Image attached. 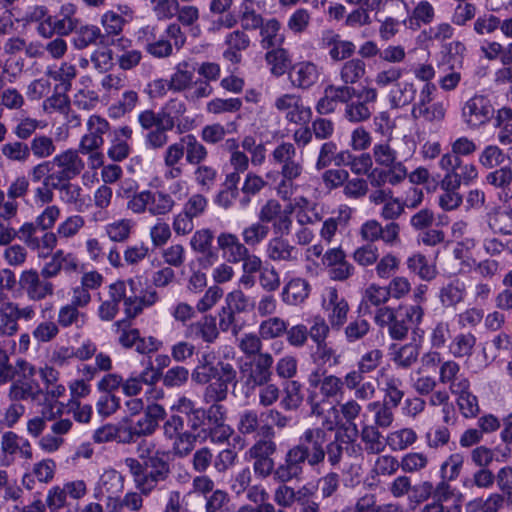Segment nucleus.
<instances>
[{"label": "nucleus", "instance_id": "4c0bfd02", "mask_svg": "<svg viewBox=\"0 0 512 512\" xmlns=\"http://www.w3.org/2000/svg\"><path fill=\"white\" fill-rule=\"evenodd\" d=\"M416 96V88L412 82L399 81L394 87L387 90V98L390 107L398 109L413 102Z\"/></svg>", "mask_w": 512, "mask_h": 512}, {"label": "nucleus", "instance_id": "bf43d9fd", "mask_svg": "<svg viewBox=\"0 0 512 512\" xmlns=\"http://www.w3.org/2000/svg\"><path fill=\"white\" fill-rule=\"evenodd\" d=\"M311 359L320 368L326 365L332 367L340 363V355L327 342L315 346V350L311 353Z\"/></svg>", "mask_w": 512, "mask_h": 512}, {"label": "nucleus", "instance_id": "f8f14e48", "mask_svg": "<svg viewBox=\"0 0 512 512\" xmlns=\"http://www.w3.org/2000/svg\"><path fill=\"white\" fill-rule=\"evenodd\" d=\"M19 286L32 301H42L54 295L55 286L41 272L35 269L23 270L19 276Z\"/></svg>", "mask_w": 512, "mask_h": 512}, {"label": "nucleus", "instance_id": "f03ea898", "mask_svg": "<svg viewBox=\"0 0 512 512\" xmlns=\"http://www.w3.org/2000/svg\"><path fill=\"white\" fill-rule=\"evenodd\" d=\"M273 163L280 167L281 180L277 184L276 191L283 200L292 196L297 181L304 173L302 160L297 159V151L293 143L282 142L277 145L272 154Z\"/></svg>", "mask_w": 512, "mask_h": 512}, {"label": "nucleus", "instance_id": "1a4fd4ad", "mask_svg": "<svg viewBox=\"0 0 512 512\" xmlns=\"http://www.w3.org/2000/svg\"><path fill=\"white\" fill-rule=\"evenodd\" d=\"M186 104L179 99H170L159 112L146 109L138 114L137 120L143 130L149 131L169 120L182 118L186 113Z\"/></svg>", "mask_w": 512, "mask_h": 512}, {"label": "nucleus", "instance_id": "4be33fe9", "mask_svg": "<svg viewBox=\"0 0 512 512\" xmlns=\"http://www.w3.org/2000/svg\"><path fill=\"white\" fill-rule=\"evenodd\" d=\"M174 128L177 129L178 133L182 134L190 130L191 125L188 123L187 119H184V117L169 120L166 123L148 131L145 137L146 146L154 150L163 148L169 141L167 132Z\"/></svg>", "mask_w": 512, "mask_h": 512}, {"label": "nucleus", "instance_id": "79ce46f5", "mask_svg": "<svg viewBox=\"0 0 512 512\" xmlns=\"http://www.w3.org/2000/svg\"><path fill=\"white\" fill-rule=\"evenodd\" d=\"M265 60L274 76H282L291 65L289 53L282 46L266 49Z\"/></svg>", "mask_w": 512, "mask_h": 512}, {"label": "nucleus", "instance_id": "20e7f679", "mask_svg": "<svg viewBox=\"0 0 512 512\" xmlns=\"http://www.w3.org/2000/svg\"><path fill=\"white\" fill-rule=\"evenodd\" d=\"M424 316V309L419 305H411L405 313L401 309L394 310L390 307H381L375 314V322L381 327H388L392 339L402 340L409 331L410 324H420Z\"/></svg>", "mask_w": 512, "mask_h": 512}, {"label": "nucleus", "instance_id": "a878e982", "mask_svg": "<svg viewBox=\"0 0 512 512\" xmlns=\"http://www.w3.org/2000/svg\"><path fill=\"white\" fill-rule=\"evenodd\" d=\"M224 45L226 46L223 51L224 59L232 64H239L242 61V52L251 45V39L246 31L236 29L226 34Z\"/></svg>", "mask_w": 512, "mask_h": 512}, {"label": "nucleus", "instance_id": "0e129e2a", "mask_svg": "<svg viewBox=\"0 0 512 512\" xmlns=\"http://www.w3.org/2000/svg\"><path fill=\"white\" fill-rule=\"evenodd\" d=\"M389 299V292L386 287L371 284L364 291L360 310L368 309L371 306L379 307L380 305L385 304Z\"/></svg>", "mask_w": 512, "mask_h": 512}, {"label": "nucleus", "instance_id": "49530a36", "mask_svg": "<svg viewBox=\"0 0 512 512\" xmlns=\"http://www.w3.org/2000/svg\"><path fill=\"white\" fill-rule=\"evenodd\" d=\"M367 175L371 186L374 188H383L386 183L396 186L402 183L407 177L406 175L399 173V170L397 169L390 170L386 168H374Z\"/></svg>", "mask_w": 512, "mask_h": 512}, {"label": "nucleus", "instance_id": "412c9836", "mask_svg": "<svg viewBox=\"0 0 512 512\" xmlns=\"http://www.w3.org/2000/svg\"><path fill=\"white\" fill-rule=\"evenodd\" d=\"M323 307L328 312V320L333 329L339 330L347 320L349 305L339 296L335 288H328L323 299Z\"/></svg>", "mask_w": 512, "mask_h": 512}, {"label": "nucleus", "instance_id": "423d86ee", "mask_svg": "<svg viewBox=\"0 0 512 512\" xmlns=\"http://www.w3.org/2000/svg\"><path fill=\"white\" fill-rule=\"evenodd\" d=\"M273 363V356L268 352L242 363L239 368L241 380L249 389L267 384L272 379Z\"/></svg>", "mask_w": 512, "mask_h": 512}, {"label": "nucleus", "instance_id": "e433bc0d", "mask_svg": "<svg viewBox=\"0 0 512 512\" xmlns=\"http://www.w3.org/2000/svg\"><path fill=\"white\" fill-rule=\"evenodd\" d=\"M319 73L317 66L312 62H300L292 67L290 80L298 88L307 89L314 85Z\"/></svg>", "mask_w": 512, "mask_h": 512}, {"label": "nucleus", "instance_id": "a211bd4d", "mask_svg": "<svg viewBox=\"0 0 512 512\" xmlns=\"http://www.w3.org/2000/svg\"><path fill=\"white\" fill-rule=\"evenodd\" d=\"M87 133L79 142V152H90L100 149L104 144V135L110 130V123L104 117L93 114L86 122Z\"/></svg>", "mask_w": 512, "mask_h": 512}, {"label": "nucleus", "instance_id": "c85d7f7f", "mask_svg": "<svg viewBox=\"0 0 512 512\" xmlns=\"http://www.w3.org/2000/svg\"><path fill=\"white\" fill-rule=\"evenodd\" d=\"M165 418L166 410L162 405L157 403L148 405L143 415L132 426L134 434H138L140 437L152 435Z\"/></svg>", "mask_w": 512, "mask_h": 512}, {"label": "nucleus", "instance_id": "f257e3e1", "mask_svg": "<svg viewBox=\"0 0 512 512\" xmlns=\"http://www.w3.org/2000/svg\"><path fill=\"white\" fill-rule=\"evenodd\" d=\"M136 450L138 459L127 457L124 464L133 478L136 490L142 491L147 497L171 474L169 452L157 448L156 443L148 439H142Z\"/></svg>", "mask_w": 512, "mask_h": 512}, {"label": "nucleus", "instance_id": "680f3d73", "mask_svg": "<svg viewBox=\"0 0 512 512\" xmlns=\"http://www.w3.org/2000/svg\"><path fill=\"white\" fill-rule=\"evenodd\" d=\"M303 402L302 385L296 380H289L284 385V397L281 405L285 410H296Z\"/></svg>", "mask_w": 512, "mask_h": 512}, {"label": "nucleus", "instance_id": "774afa93", "mask_svg": "<svg viewBox=\"0 0 512 512\" xmlns=\"http://www.w3.org/2000/svg\"><path fill=\"white\" fill-rule=\"evenodd\" d=\"M30 154L32 153L37 159H46L51 157L56 146L54 140L46 135L35 136L29 144Z\"/></svg>", "mask_w": 512, "mask_h": 512}, {"label": "nucleus", "instance_id": "338daca9", "mask_svg": "<svg viewBox=\"0 0 512 512\" xmlns=\"http://www.w3.org/2000/svg\"><path fill=\"white\" fill-rule=\"evenodd\" d=\"M279 485L275 488L273 499L280 508H291L294 506L299 495L302 492V487L295 490L293 487L287 485L288 482H278Z\"/></svg>", "mask_w": 512, "mask_h": 512}, {"label": "nucleus", "instance_id": "2f4dec72", "mask_svg": "<svg viewBox=\"0 0 512 512\" xmlns=\"http://www.w3.org/2000/svg\"><path fill=\"white\" fill-rule=\"evenodd\" d=\"M217 244L223 253V257L230 264H237L249 252L245 242H241L237 235L230 232H222L217 237Z\"/></svg>", "mask_w": 512, "mask_h": 512}, {"label": "nucleus", "instance_id": "9d476101", "mask_svg": "<svg viewBox=\"0 0 512 512\" xmlns=\"http://www.w3.org/2000/svg\"><path fill=\"white\" fill-rule=\"evenodd\" d=\"M237 372L233 365L228 362H220L218 377L211 380L206 386L203 394L204 402L211 405H220L228 395V386L236 383Z\"/></svg>", "mask_w": 512, "mask_h": 512}, {"label": "nucleus", "instance_id": "bb28decb", "mask_svg": "<svg viewBox=\"0 0 512 512\" xmlns=\"http://www.w3.org/2000/svg\"><path fill=\"white\" fill-rule=\"evenodd\" d=\"M439 381L442 384H448L451 393L465 392L470 389L468 378L461 373L460 365L454 360H447L441 364Z\"/></svg>", "mask_w": 512, "mask_h": 512}, {"label": "nucleus", "instance_id": "ddd939ff", "mask_svg": "<svg viewBox=\"0 0 512 512\" xmlns=\"http://www.w3.org/2000/svg\"><path fill=\"white\" fill-rule=\"evenodd\" d=\"M305 463H307V459H305L304 454L298 445H293L286 451L282 462L276 466L275 482L301 480Z\"/></svg>", "mask_w": 512, "mask_h": 512}, {"label": "nucleus", "instance_id": "c9c22d12", "mask_svg": "<svg viewBox=\"0 0 512 512\" xmlns=\"http://www.w3.org/2000/svg\"><path fill=\"white\" fill-rule=\"evenodd\" d=\"M124 486L123 477L114 469L105 470L94 489V497L102 500L106 495L118 494Z\"/></svg>", "mask_w": 512, "mask_h": 512}, {"label": "nucleus", "instance_id": "393cba45", "mask_svg": "<svg viewBox=\"0 0 512 512\" xmlns=\"http://www.w3.org/2000/svg\"><path fill=\"white\" fill-rule=\"evenodd\" d=\"M37 373L43 382L41 390L44 393V403L45 405L51 406V402L64 396L66 392L65 386L59 381L60 373L54 367L48 365L41 367Z\"/></svg>", "mask_w": 512, "mask_h": 512}, {"label": "nucleus", "instance_id": "58836bf2", "mask_svg": "<svg viewBox=\"0 0 512 512\" xmlns=\"http://www.w3.org/2000/svg\"><path fill=\"white\" fill-rule=\"evenodd\" d=\"M350 450L352 453H359L362 448L353 441H345L341 436L335 435L334 440L326 442L325 457L327 456L329 464L335 467L342 461L344 451L349 453Z\"/></svg>", "mask_w": 512, "mask_h": 512}, {"label": "nucleus", "instance_id": "39448f33", "mask_svg": "<svg viewBox=\"0 0 512 512\" xmlns=\"http://www.w3.org/2000/svg\"><path fill=\"white\" fill-rule=\"evenodd\" d=\"M18 378L10 386L9 398L13 401H31L37 405H45L41 385L35 378L37 370L24 360L17 361Z\"/></svg>", "mask_w": 512, "mask_h": 512}, {"label": "nucleus", "instance_id": "6e6552de", "mask_svg": "<svg viewBox=\"0 0 512 512\" xmlns=\"http://www.w3.org/2000/svg\"><path fill=\"white\" fill-rule=\"evenodd\" d=\"M494 115V107L485 95L476 94L462 107V120L470 129H479L488 124Z\"/></svg>", "mask_w": 512, "mask_h": 512}, {"label": "nucleus", "instance_id": "864d4df0", "mask_svg": "<svg viewBox=\"0 0 512 512\" xmlns=\"http://www.w3.org/2000/svg\"><path fill=\"white\" fill-rule=\"evenodd\" d=\"M175 205L172 197L162 191L149 190L148 212L153 216L166 215L172 211Z\"/></svg>", "mask_w": 512, "mask_h": 512}, {"label": "nucleus", "instance_id": "8fccbe9b", "mask_svg": "<svg viewBox=\"0 0 512 512\" xmlns=\"http://www.w3.org/2000/svg\"><path fill=\"white\" fill-rule=\"evenodd\" d=\"M465 286L460 280H454L439 291V300L446 307H455L464 300Z\"/></svg>", "mask_w": 512, "mask_h": 512}, {"label": "nucleus", "instance_id": "f3484780", "mask_svg": "<svg viewBox=\"0 0 512 512\" xmlns=\"http://www.w3.org/2000/svg\"><path fill=\"white\" fill-rule=\"evenodd\" d=\"M357 91L353 86L344 83L343 85H328L324 89L323 97L319 99L316 105V110L322 115L333 113L339 103L346 105L349 100H353Z\"/></svg>", "mask_w": 512, "mask_h": 512}, {"label": "nucleus", "instance_id": "aec40b11", "mask_svg": "<svg viewBox=\"0 0 512 512\" xmlns=\"http://www.w3.org/2000/svg\"><path fill=\"white\" fill-rule=\"evenodd\" d=\"M372 157L376 165L390 169L399 170V173L408 175L407 168L401 160V154L392 145L390 139L376 143L372 148Z\"/></svg>", "mask_w": 512, "mask_h": 512}, {"label": "nucleus", "instance_id": "dca6fc26", "mask_svg": "<svg viewBox=\"0 0 512 512\" xmlns=\"http://www.w3.org/2000/svg\"><path fill=\"white\" fill-rule=\"evenodd\" d=\"M355 98L358 100H349L345 105L344 118L351 123L367 121L372 114L368 105L376 102L378 98L377 90L372 87H363L361 90L357 91Z\"/></svg>", "mask_w": 512, "mask_h": 512}, {"label": "nucleus", "instance_id": "f704fd0d", "mask_svg": "<svg viewBox=\"0 0 512 512\" xmlns=\"http://www.w3.org/2000/svg\"><path fill=\"white\" fill-rule=\"evenodd\" d=\"M282 25L277 18H269L259 28L260 45L263 49L282 46L285 35L281 32Z\"/></svg>", "mask_w": 512, "mask_h": 512}, {"label": "nucleus", "instance_id": "7ed1b4c3", "mask_svg": "<svg viewBox=\"0 0 512 512\" xmlns=\"http://www.w3.org/2000/svg\"><path fill=\"white\" fill-rule=\"evenodd\" d=\"M106 300L119 308L123 302L125 319L114 323V327L119 330L129 320L139 316L145 308L153 306L158 301V293L155 290H145L141 295H128L125 293V284L118 280L108 286Z\"/></svg>", "mask_w": 512, "mask_h": 512}, {"label": "nucleus", "instance_id": "7c9ffc66", "mask_svg": "<svg viewBox=\"0 0 512 512\" xmlns=\"http://www.w3.org/2000/svg\"><path fill=\"white\" fill-rule=\"evenodd\" d=\"M485 218L494 233L512 235V205H495L488 210Z\"/></svg>", "mask_w": 512, "mask_h": 512}, {"label": "nucleus", "instance_id": "69168bd1", "mask_svg": "<svg viewBox=\"0 0 512 512\" xmlns=\"http://www.w3.org/2000/svg\"><path fill=\"white\" fill-rule=\"evenodd\" d=\"M287 322L277 316L269 317L259 325L258 333L263 339H275L287 331Z\"/></svg>", "mask_w": 512, "mask_h": 512}, {"label": "nucleus", "instance_id": "13d9d810", "mask_svg": "<svg viewBox=\"0 0 512 512\" xmlns=\"http://www.w3.org/2000/svg\"><path fill=\"white\" fill-rule=\"evenodd\" d=\"M394 407L389 405L388 403H383L379 401L370 402L367 405V409L371 412H374V424L377 429H386L389 428L394 421V413L392 411Z\"/></svg>", "mask_w": 512, "mask_h": 512}, {"label": "nucleus", "instance_id": "b1692460", "mask_svg": "<svg viewBox=\"0 0 512 512\" xmlns=\"http://www.w3.org/2000/svg\"><path fill=\"white\" fill-rule=\"evenodd\" d=\"M237 430L243 436L268 437L273 436L274 431L271 425L262 424L258 411L245 409L238 415Z\"/></svg>", "mask_w": 512, "mask_h": 512}, {"label": "nucleus", "instance_id": "cd10ccee", "mask_svg": "<svg viewBox=\"0 0 512 512\" xmlns=\"http://www.w3.org/2000/svg\"><path fill=\"white\" fill-rule=\"evenodd\" d=\"M267 257L274 262H297L301 251L282 236L271 238L266 246Z\"/></svg>", "mask_w": 512, "mask_h": 512}, {"label": "nucleus", "instance_id": "473e14b6", "mask_svg": "<svg viewBox=\"0 0 512 512\" xmlns=\"http://www.w3.org/2000/svg\"><path fill=\"white\" fill-rule=\"evenodd\" d=\"M159 378V372L153 367L152 362L149 361L148 365L139 375L131 376L123 381V393L127 396H136L142 391L143 385H154Z\"/></svg>", "mask_w": 512, "mask_h": 512}, {"label": "nucleus", "instance_id": "72a5a7b5", "mask_svg": "<svg viewBox=\"0 0 512 512\" xmlns=\"http://www.w3.org/2000/svg\"><path fill=\"white\" fill-rule=\"evenodd\" d=\"M156 27L146 26L142 29V39L146 51L155 58H167L173 53V46L169 40L156 37Z\"/></svg>", "mask_w": 512, "mask_h": 512}, {"label": "nucleus", "instance_id": "ea45409f", "mask_svg": "<svg viewBox=\"0 0 512 512\" xmlns=\"http://www.w3.org/2000/svg\"><path fill=\"white\" fill-rule=\"evenodd\" d=\"M310 285L302 278L291 279L283 289V301L289 305L303 303L309 296Z\"/></svg>", "mask_w": 512, "mask_h": 512}, {"label": "nucleus", "instance_id": "37998d69", "mask_svg": "<svg viewBox=\"0 0 512 512\" xmlns=\"http://www.w3.org/2000/svg\"><path fill=\"white\" fill-rule=\"evenodd\" d=\"M188 331L192 337L207 343L214 342L219 336L216 320L212 316H205L200 321L192 323Z\"/></svg>", "mask_w": 512, "mask_h": 512}, {"label": "nucleus", "instance_id": "0eeeda50", "mask_svg": "<svg viewBox=\"0 0 512 512\" xmlns=\"http://www.w3.org/2000/svg\"><path fill=\"white\" fill-rule=\"evenodd\" d=\"M327 433L323 428L314 427L306 429L296 444L307 459V464L314 468L325 460V445Z\"/></svg>", "mask_w": 512, "mask_h": 512}, {"label": "nucleus", "instance_id": "c756f323", "mask_svg": "<svg viewBox=\"0 0 512 512\" xmlns=\"http://www.w3.org/2000/svg\"><path fill=\"white\" fill-rule=\"evenodd\" d=\"M132 135L133 130L129 126L118 127L112 131L107 150V155L112 161L121 162L129 157L131 147L128 141Z\"/></svg>", "mask_w": 512, "mask_h": 512}, {"label": "nucleus", "instance_id": "a19ab883", "mask_svg": "<svg viewBox=\"0 0 512 512\" xmlns=\"http://www.w3.org/2000/svg\"><path fill=\"white\" fill-rule=\"evenodd\" d=\"M382 434L376 426L364 424L360 430V439L363 443V450L368 455L380 454L385 449Z\"/></svg>", "mask_w": 512, "mask_h": 512}, {"label": "nucleus", "instance_id": "09e8293b", "mask_svg": "<svg viewBox=\"0 0 512 512\" xmlns=\"http://www.w3.org/2000/svg\"><path fill=\"white\" fill-rule=\"evenodd\" d=\"M99 27L95 25H83L74 30L73 45L76 49L82 50L90 45H94L103 38Z\"/></svg>", "mask_w": 512, "mask_h": 512}, {"label": "nucleus", "instance_id": "4d7b16f0", "mask_svg": "<svg viewBox=\"0 0 512 512\" xmlns=\"http://www.w3.org/2000/svg\"><path fill=\"white\" fill-rule=\"evenodd\" d=\"M407 267L410 272L419 276L422 280L431 281L436 277L435 267L428 263L422 254H414L407 259Z\"/></svg>", "mask_w": 512, "mask_h": 512}, {"label": "nucleus", "instance_id": "2eb2a0df", "mask_svg": "<svg viewBox=\"0 0 512 512\" xmlns=\"http://www.w3.org/2000/svg\"><path fill=\"white\" fill-rule=\"evenodd\" d=\"M79 149H67L53 157L51 164L57 182L76 178L85 168Z\"/></svg>", "mask_w": 512, "mask_h": 512}, {"label": "nucleus", "instance_id": "c03bdc74", "mask_svg": "<svg viewBox=\"0 0 512 512\" xmlns=\"http://www.w3.org/2000/svg\"><path fill=\"white\" fill-rule=\"evenodd\" d=\"M185 151V159L190 165H199L206 160L208 151L206 147L198 141L195 135L187 134L182 137Z\"/></svg>", "mask_w": 512, "mask_h": 512}, {"label": "nucleus", "instance_id": "5701e85b", "mask_svg": "<svg viewBox=\"0 0 512 512\" xmlns=\"http://www.w3.org/2000/svg\"><path fill=\"white\" fill-rule=\"evenodd\" d=\"M79 269V261L73 253H67L63 250L53 252L49 260L41 268V276L52 279L57 277L62 270L71 273L77 272Z\"/></svg>", "mask_w": 512, "mask_h": 512}, {"label": "nucleus", "instance_id": "e2e57ef3", "mask_svg": "<svg viewBox=\"0 0 512 512\" xmlns=\"http://www.w3.org/2000/svg\"><path fill=\"white\" fill-rule=\"evenodd\" d=\"M133 221L130 219H118L105 226V233L113 242L123 243L130 237Z\"/></svg>", "mask_w": 512, "mask_h": 512}, {"label": "nucleus", "instance_id": "4468645a", "mask_svg": "<svg viewBox=\"0 0 512 512\" xmlns=\"http://www.w3.org/2000/svg\"><path fill=\"white\" fill-rule=\"evenodd\" d=\"M76 7L67 3L61 6L59 17H52L48 24H42L41 27H37V32L44 38H51L54 34L59 36H67L71 32H74L78 25V19L74 17Z\"/></svg>", "mask_w": 512, "mask_h": 512}, {"label": "nucleus", "instance_id": "5fc2aeb1", "mask_svg": "<svg viewBox=\"0 0 512 512\" xmlns=\"http://www.w3.org/2000/svg\"><path fill=\"white\" fill-rule=\"evenodd\" d=\"M205 512H234L231 497L227 491L216 489L205 497Z\"/></svg>", "mask_w": 512, "mask_h": 512}, {"label": "nucleus", "instance_id": "de8ad7c7", "mask_svg": "<svg viewBox=\"0 0 512 512\" xmlns=\"http://www.w3.org/2000/svg\"><path fill=\"white\" fill-rule=\"evenodd\" d=\"M366 74V64L359 58L346 61L340 69V78L345 85L353 86Z\"/></svg>", "mask_w": 512, "mask_h": 512}, {"label": "nucleus", "instance_id": "a18cd8bd", "mask_svg": "<svg viewBox=\"0 0 512 512\" xmlns=\"http://www.w3.org/2000/svg\"><path fill=\"white\" fill-rule=\"evenodd\" d=\"M476 345V337L471 332L459 333L453 337L448 348L455 358H468L472 355Z\"/></svg>", "mask_w": 512, "mask_h": 512}, {"label": "nucleus", "instance_id": "603ef678", "mask_svg": "<svg viewBox=\"0 0 512 512\" xmlns=\"http://www.w3.org/2000/svg\"><path fill=\"white\" fill-rule=\"evenodd\" d=\"M402 385L403 382L400 378L394 375H387L382 389L384 392L383 403H388L392 407H398L404 397Z\"/></svg>", "mask_w": 512, "mask_h": 512}, {"label": "nucleus", "instance_id": "6e6d98bb", "mask_svg": "<svg viewBox=\"0 0 512 512\" xmlns=\"http://www.w3.org/2000/svg\"><path fill=\"white\" fill-rule=\"evenodd\" d=\"M225 304L238 314L251 312L256 306L255 301L240 288L234 289L226 295Z\"/></svg>", "mask_w": 512, "mask_h": 512}, {"label": "nucleus", "instance_id": "6ab92c4d", "mask_svg": "<svg viewBox=\"0 0 512 512\" xmlns=\"http://www.w3.org/2000/svg\"><path fill=\"white\" fill-rule=\"evenodd\" d=\"M275 107L285 112L288 122L306 124L312 116L311 108L305 106L301 97L295 94H284L275 100Z\"/></svg>", "mask_w": 512, "mask_h": 512}, {"label": "nucleus", "instance_id": "3c124183", "mask_svg": "<svg viewBox=\"0 0 512 512\" xmlns=\"http://www.w3.org/2000/svg\"><path fill=\"white\" fill-rule=\"evenodd\" d=\"M239 19L241 21L242 30L244 31L257 30L266 21L263 16L254 9L251 0H244L241 4Z\"/></svg>", "mask_w": 512, "mask_h": 512}, {"label": "nucleus", "instance_id": "9b49d317", "mask_svg": "<svg viewBox=\"0 0 512 512\" xmlns=\"http://www.w3.org/2000/svg\"><path fill=\"white\" fill-rule=\"evenodd\" d=\"M1 465L8 467L16 460V455L29 462L33 458V451L30 442L23 439L12 431L2 434L0 439Z\"/></svg>", "mask_w": 512, "mask_h": 512}, {"label": "nucleus", "instance_id": "052dcab7", "mask_svg": "<svg viewBox=\"0 0 512 512\" xmlns=\"http://www.w3.org/2000/svg\"><path fill=\"white\" fill-rule=\"evenodd\" d=\"M2 155L11 162L26 163L31 154L29 145L23 141H13L1 146Z\"/></svg>", "mask_w": 512, "mask_h": 512}]
</instances>
